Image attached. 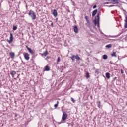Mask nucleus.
Listing matches in <instances>:
<instances>
[{
  "label": "nucleus",
  "instance_id": "obj_1",
  "mask_svg": "<svg viewBox=\"0 0 127 127\" xmlns=\"http://www.w3.org/2000/svg\"><path fill=\"white\" fill-rule=\"evenodd\" d=\"M93 22L94 23V25H97V27H100V14L98 13L96 16V18H95V19L93 20Z\"/></svg>",
  "mask_w": 127,
  "mask_h": 127
},
{
  "label": "nucleus",
  "instance_id": "obj_2",
  "mask_svg": "<svg viewBox=\"0 0 127 127\" xmlns=\"http://www.w3.org/2000/svg\"><path fill=\"white\" fill-rule=\"evenodd\" d=\"M28 14L30 16L33 20H35V19H36V13L34 11L31 10L29 11Z\"/></svg>",
  "mask_w": 127,
  "mask_h": 127
},
{
  "label": "nucleus",
  "instance_id": "obj_3",
  "mask_svg": "<svg viewBox=\"0 0 127 127\" xmlns=\"http://www.w3.org/2000/svg\"><path fill=\"white\" fill-rule=\"evenodd\" d=\"M63 116L62 118V121H65L66 120V119H67V118L68 117V115L67 114V113L63 111Z\"/></svg>",
  "mask_w": 127,
  "mask_h": 127
},
{
  "label": "nucleus",
  "instance_id": "obj_4",
  "mask_svg": "<svg viewBox=\"0 0 127 127\" xmlns=\"http://www.w3.org/2000/svg\"><path fill=\"white\" fill-rule=\"evenodd\" d=\"M24 57L26 60H29L30 58V57H29V54H28V53H24Z\"/></svg>",
  "mask_w": 127,
  "mask_h": 127
},
{
  "label": "nucleus",
  "instance_id": "obj_5",
  "mask_svg": "<svg viewBox=\"0 0 127 127\" xmlns=\"http://www.w3.org/2000/svg\"><path fill=\"white\" fill-rule=\"evenodd\" d=\"M12 41H13V35H12V33H10V40H8L7 42H8V43H11Z\"/></svg>",
  "mask_w": 127,
  "mask_h": 127
},
{
  "label": "nucleus",
  "instance_id": "obj_6",
  "mask_svg": "<svg viewBox=\"0 0 127 127\" xmlns=\"http://www.w3.org/2000/svg\"><path fill=\"white\" fill-rule=\"evenodd\" d=\"M26 48H27V50H28L29 52L31 53V54L33 55L34 54V51L31 49V48L28 47L27 45H26Z\"/></svg>",
  "mask_w": 127,
  "mask_h": 127
},
{
  "label": "nucleus",
  "instance_id": "obj_7",
  "mask_svg": "<svg viewBox=\"0 0 127 127\" xmlns=\"http://www.w3.org/2000/svg\"><path fill=\"white\" fill-rule=\"evenodd\" d=\"M108 1L113 2V4H119V3H120V2H119V0H108Z\"/></svg>",
  "mask_w": 127,
  "mask_h": 127
},
{
  "label": "nucleus",
  "instance_id": "obj_8",
  "mask_svg": "<svg viewBox=\"0 0 127 127\" xmlns=\"http://www.w3.org/2000/svg\"><path fill=\"white\" fill-rule=\"evenodd\" d=\"M52 14L54 15L55 17H57V16L58 15V13L57 12V10L56 9H54L53 11Z\"/></svg>",
  "mask_w": 127,
  "mask_h": 127
},
{
  "label": "nucleus",
  "instance_id": "obj_9",
  "mask_svg": "<svg viewBox=\"0 0 127 127\" xmlns=\"http://www.w3.org/2000/svg\"><path fill=\"white\" fill-rule=\"evenodd\" d=\"M73 29L75 33H78L79 31V29H78V26H77V25H75L73 26Z\"/></svg>",
  "mask_w": 127,
  "mask_h": 127
},
{
  "label": "nucleus",
  "instance_id": "obj_10",
  "mask_svg": "<svg viewBox=\"0 0 127 127\" xmlns=\"http://www.w3.org/2000/svg\"><path fill=\"white\" fill-rule=\"evenodd\" d=\"M41 56L45 57V56H47L48 55V51L46 50L43 53H40Z\"/></svg>",
  "mask_w": 127,
  "mask_h": 127
},
{
  "label": "nucleus",
  "instance_id": "obj_11",
  "mask_svg": "<svg viewBox=\"0 0 127 127\" xmlns=\"http://www.w3.org/2000/svg\"><path fill=\"white\" fill-rule=\"evenodd\" d=\"M10 75H11L12 78H14V75H16V71L14 70H11L10 73Z\"/></svg>",
  "mask_w": 127,
  "mask_h": 127
},
{
  "label": "nucleus",
  "instance_id": "obj_12",
  "mask_svg": "<svg viewBox=\"0 0 127 127\" xmlns=\"http://www.w3.org/2000/svg\"><path fill=\"white\" fill-rule=\"evenodd\" d=\"M124 28H127V15L125 16Z\"/></svg>",
  "mask_w": 127,
  "mask_h": 127
},
{
  "label": "nucleus",
  "instance_id": "obj_13",
  "mask_svg": "<svg viewBox=\"0 0 127 127\" xmlns=\"http://www.w3.org/2000/svg\"><path fill=\"white\" fill-rule=\"evenodd\" d=\"M97 12H98V9H95L92 12V16L93 17L95 16L96 14H97Z\"/></svg>",
  "mask_w": 127,
  "mask_h": 127
},
{
  "label": "nucleus",
  "instance_id": "obj_14",
  "mask_svg": "<svg viewBox=\"0 0 127 127\" xmlns=\"http://www.w3.org/2000/svg\"><path fill=\"white\" fill-rule=\"evenodd\" d=\"M45 69L44 71H50V67H49V66L46 65L44 67Z\"/></svg>",
  "mask_w": 127,
  "mask_h": 127
},
{
  "label": "nucleus",
  "instance_id": "obj_15",
  "mask_svg": "<svg viewBox=\"0 0 127 127\" xmlns=\"http://www.w3.org/2000/svg\"><path fill=\"white\" fill-rule=\"evenodd\" d=\"M110 73L109 72H107L105 74V76L107 78V79H110V78L111 77V76H110Z\"/></svg>",
  "mask_w": 127,
  "mask_h": 127
},
{
  "label": "nucleus",
  "instance_id": "obj_16",
  "mask_svg": "<svg viewBox=\"0 0 127 127\" xmlns=\"http://www.w3.org/2000/svg\"><path fill=\"white\" fill-rule=\"evenodd\" d=\"M103 59H104L106 60V59H108V55L105 54L102 56Z\"/></svg>",
  "mask_w": 127,
  "mask_h": 127
},
{
  "label": "nucleus",
  "instance_id": "obj_17",
  "mask_svg": "<svg viewBox=\"0 0 127 127\" xmlns=\"http://www.w3.org/2000/svg\"><path fill=\"white\" fill-rule=\"evenodd\" d=\"M9 54L11 58H13V57H14V56L15 55L14 52H10Z\"/></svg>",
  "mask_w": 127,
  "mask_h": 127
},
{
  "label": "nucleus",
  "instance_id": "obj_18",
  "mask_svg": "<svg viewBox=\"0 0 127 127\" xmlns=\"http://www.w3.org/2000/svg\"><path fill=\"white\" fill-rule=\"evenodd\" d=\"M97 107L99 108V109L101 108V101L97 102Z\"/></svg>",
  "mask_w": 127,
  "mask_h": 127
},
{
  "label": "nucleus",
  "instance_id": "obj_19",
  "mask_svg": "<svg viewBox=\"0 0 127 127\" xmlns=\"http://www.w3.org/2000/svg\"><path fill=\"white\" fill-rule=\"evenodd\" d=\"M105 47H106V48H111V47H112V44H108L105 46Z\"/></svg>",
  "mask_w": 127,
  "mask_h": 127
},
{
  "label": "nucleus",
  "instance_id": "obj_20",
  "mask_svg": "<svg viewBox=\"0 0 127 127\" xmlns=\"http://www.w3.org/2000/svg\"><path fill=\"white\" fill-rule=\"evenodd\" d=\"M111 56L112 57H117V55H116V52H113V53H112V54H111Z\"/></svg>",
  "mask_w": 127,
  "mask_h": 127
},
{
  "label": "nucleus",
  "instance_id": "obj_21",
  "mask_svg": "<svg viewBox=\"0 0 127 127\" xmlns=\"http://www.w3.org/2000/svg\"><path fill=\"white\" fill-rule=\"evenodd\" d=\"M71 59H72V61H74L75 59H76L75 56L72 55V57H71Z\"/></svg>",
  "mask_w": 127,
  "mask_h": 127
},
{
  "label": "nucleus",
  "instance_id": "obj_22",
  "mask_svg": "<svg viewBox=\"0 0 127 127\" xmlns=\"http://www.w3.org/2000/svg\"><path fill=\"white\" fill-rule=\"evenodd\" d=\"M17 29V26L13 25V30H16Z\"/></svg>",
  "mask_w": 127,
  "mask_h": 127
},
{
  "label": "nucleus",
  "instance_id": "obj_23",
  "mask_svg": "<svg viewBox=\"0 0 127 127\" xmlns=\"http://www.w3.org/2000/svg\"><path fill=\"white\" fill-rule=\"evenodd\" d=\"M75 59H77V60H80V57H79L78 55H76L75 56Z\"/></svg>",
  "mask_w": 127,
  "mask_h": 127
},
{
  "label": "nucleus",
  "instance_id": "obj_24",
  "mask_svg": "<svg viewBox=\"0 0 127 127\" xmlns=\"http://www.w3.org/2000/svg\"><path fill=\"white\" fill-rule=\"evenodd\" d=\"M86 77L87 79H89V78H90V75L89 74V72L86 73Z\"/></svg>",
  "mask_w": 127,
  "mask_h": 127
},
{
  "label": "nucleus",
  "instance_id": "obj_25",
  "mask_svg": "<svg viewBox=\"0 0 127 127\" xmlns=\"http://www.w3.org/2000/svg\"><path fill=\"white\" fill-rule=\"evenodd\" d=\"M71 3L72 4V5H73V6H76V4H75V2L74 1H73V0H71Z\"/></svg>",
  "mask_w": 127,
  "mask_h": 127
},
{
  "label": "nucleus",
  "instance_id": "obj_26",
  "mask_svg": "<svg viewBox=\"0 0 127 127\" xmlns=\"http://www.w3.org/2000/svg\"><path fill=\"white\" fill-rule=\"evenodd\" d=\"M61 60L60 59V57H58V59H57V63H59V62H60V61H61Z\"/></svg>",
  "mask_w": 127,
  "mask_h": 127
},
{
  "label": "nucleus",
  "instance_id": "obj_27",
  "mask_svg": "<svg viewBox=\"0 0 127 127\" xmlns=\"http://www.w3.org/2000/svg\"><path fill=\"white\" fill-rule=\"evenodd\" d=\"M58 107V101H57V103L54 105L55 108H57Z\"/></svg>",
  "mask_w": 127,
  "mask_h": 127
},
{
  "label": "nucleus",
  "instance_id": "obj_28",
  "mask_svg": "<svg viewBox=\"0 0 127 127\" xmlns=\"http://www.w3.org/2000/svg\"><path fill=\"white\" fill-rule=\"evenodd\" d=\"M71 101H72L73 103H75V102H76V101L75 100V99H74V98H73V97L71 98Z\"/></svg>",
  "mask_w": 127,
  "mask_h": 127
},
{
  "label": "nucleus",
  "instance_id": "obj_29",
  "mask_svg": "<svg viewBox=\"0 0 127 127\" xmlns=\"http://www.w3.org/2000/svg\"><path fill=\"white\" fill-rule=\"evenodd\" d=\"M85 19H86L87 22H89V20L88 19V16H85Z\"/></svg>",
  "mask_w": 127,
  "mask_h": 127
},
{
  "label": "nucleus",
  "instance_id": "obj_30",
  "mask_svg": "<svg viewBox=\"0 0 127 127\" xmlns=\"http://www.w3.org/2000/svg\"><path fill=\"white\" fill-rule=\"evenodd\" d=\"M49 58H50V57L49 56H47V57L45 59V60L48 61V59H49Z\"/></svg>",
  "mask_w": 127,
  "mask_h": 127
},
{
  "label": "nucleus",
  "instance_id": "obj_31",
  "mask_svg": "<svg viewBox=\"0 0 127 127\" xmlns=\"http://www.w3.org/2000/svg\"><path fill=\"white\" fill-rule=\"evenodd\" d=\"M116 80H117V77H115L113 79V81L115 82V81H116Z\"/></svg>",
  "mask_w": 127,
  "mask_h": 127
},
{
  "label": "nucleus",
  "instance_id": "obj_32",
  "mask_svg": "<svg viewBox=\"0 0 127 127\" xmlns=\"http://www.w3.org/2000/svg\"><path fill=\"white\" fill-rule=\"evenodd\" d=\"M108 6V7H113L115 6V5H109V6Z\"/></svg>",
  "mask_w": 127,
  "mask_h": 127
},
{
  "label": "nucleus",
  "instance_id": "obj_33",
  "mask_svg": "<svg viewBox=\"0 0 127 127\" xmlns=\"http://www.w3.org/2000/svg\"><path fill=\"white\" fill-rule=\"evenodd\" d=\"M97 7V5H94L93 7V9H95V8H96Z\"/></svg>",
  "mask_w": 127,
  "mask_h": 127
},
{
  "label": "nucleus",
  "instance_id": "obj_34",
  "mask_svg": "<svg viewBox=\"0 0 127 127\" xmlns=\"http://www.w3.org/2000/svg\"><path fill=\"white\" fill-rule=\"evenodd\" d=\"M120 71H121V74H124V70L123 69H121Z\"/></svg>",
  "mask_w": 127,
  "mask_h": 127
},
{
  "label": "nucleus",
  "instance_id": "obj_35",
  "mask_svg": "<svg viewBox=\"0 0 127 127\" xmlns=\"http://www.w3.org/2000/svg\"><path fill=\"white\" fill-rule=\"evenodd\" d=\"M51 26H52V27H53V22L51 21Z\"/></svg>",
  "mask_w": 127,
  "mask_h": 127
},
{
  "label": "nucleus",
  "instance_id": "obj_36",
  "mask_svg": "<svg viewBox=\"0 0 127 127\" xmlns=\"http://www.w3.org/2000/svg\"><path fill=\"white\" fill-rule=\"evenodd\" d=\"M95 72L96 73H99V69H96Z\"/></svg>",
  "mask_w": 127,
  "mask_h": 127
},
{
  "label": "nucleus",
  "instance_id": "obj_37",
  "mask_svg": "<svg viewBox=\"0 0 127 127\" xmlns=\"http://www.w3.org/2000/svg\"><path fill=\"white\" fill-rule=\"evenodd\" d=\"M63 120H62L61 122H59V124H62L63 123Z\"/></svg>",
  "mask_w": 127,
  "mask_h": 127
},
{
  "label": "nucleus",
  "instance_id": "obj_38",
  "mask_svg": "<svg viewBox=\"0 0 127 127\" xmlns=\"http://www.w3.org/2000/svg\"><path fill=\"white\" fill-rule=\"evenodd\" d=\"M104 4H109V2H106L104 3Z\"/></svg>",
  "mask_w": 127,
  "mask_h": 127
},
{
  "label": "nucleus",
  "instance_id": "obj_39",
  "mask_svg": "<svg viewBox=\"0 0 127 127\" xmlns=\"http://www.w3.org/2000/svg\"><path fill=\"white\" fill-rule=\"evenodd\" d=\"M62 68H63V69H65V68H66V67H65V66H62Z\"/></svg>",
  "mask_w": 127,
  "mask_h": 127
},
{
  "label": "nucleus",
  "instance_id": "obj_40",
  "mask_svg": "<svg viewBox=\"0 0 127 127\" xmlns=\"http://www.w3.org/2000/svg\"><path fill=\"white\" fill-rule=\"evenodd\" d=\"M17 116H18L17 114H15V117H17Z\"/></svg>",
  "mask_w": 127,
  "mask_h": 127
},
{
  "label": "nucleus",
  "instance_id": "obj_41",
  "mask_svg": "<svg viewBox=\"0 0 127 127\" xmlns=\"http://www.w3.org/2000/svg\"><path fill=\"white\" fill-rule=\"evenodd\" d=\"M109 63H110V64H113V62H112V61H110V62H109Z\"/></svg>",
  "mask_w": 127,
  "mask_h": 127
},
{
  "label": "nucleus",
  "instance_id": "obj_42",
  "mask_svg": "<svg viewBox=\"0 0 127 127\" xmlns=\"http://www.w3.org/2000/svg\"><path fill=\"white\" fill-rule=\"evenodd\" d=\"M112 37H116V36H112Z\"/></svg>",
  "mask_w": 127,
  "mask_h": 127
},
{
  "label": "nucleus",
  "instance_id": "obj_43",
  "mask_svg": "<svg viewBox=\"0 0 127 127\" xmlns=\"http://www.w3.org/2000/svg\"><path fill=\"white\" fill-rule=\"evenodd\" d=\"M126 121H127V118L126 119Z\"/></svg>",
  "mask_w": 127,
  "mask_h": 127
}]
</instances>
